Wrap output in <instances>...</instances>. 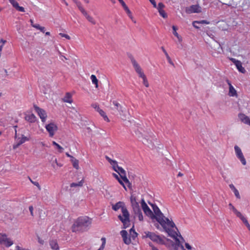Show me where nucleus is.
Wrapping results in <instances>:
<instances>
[{
    "instance_id": "40",
    "label": "nucleus",
    "mask_w": 250,
    "mask_h": 250,
    "mask_svg": "<svg viewBox=\"0 0 250 250\" xmlns=\"http://www.w3.org/2000/svg\"><path fill=\"white\" fill-rule=\"evenodd\" d=\"M28 178H29V180L30 181V182L33 185L36 186L39 190L41 189V186H40V184H39V183L38 182H37V181H33L29 177H28Z\"/></svg>"
},
{
    "instance_id": "13",
    "label": "nucleus",
    "mask_w": 250,
    "mask_h": 250,
    "mask_svg": "<svg viewBox=\"0 0 250 250\" xmlns=\"http://www.w3.org/2000/svg\"><path fill=\"white\" fill-rule=\"evenodd\" d=\"M0 244H3L8 247L13 245V242L10 239L7 238L5 234H1L0 236Z\"/></svg>"
},
{
    "instance_id": "43",
    "label": "nucleus",
    "mask_w": 250,
    "mask_h": 250,
    "mask_svg": "<svg viewBox=\"0 0 250 250\" xmlns=\"http://www.w3.org/2000/svg\"><path fill=\"white\" fill-rule=\"evenodd\" d=\"M159 11V13L160 14V15L164 18H167V14L166 13V12H165V11L162 9V10H158Z\"/></svg>"
},
{
    "instance_id": "38",
    "label": "nucleus",
    "mask_w": 250,
    "mask_h": 250,
    "mask_svg": "<svg viewBox=\"0 0 250 250\" xmlns=\"http://www.w3.org/2000/svg\"><path fill=\"white\" fill-rule=\"evenodd\" d=\"M241 220L243 222V223L246 225V226L248 228V229L250 231V225L249 224L247 219L245 217H244Z\"/></svg>"
},
{
    "instance_id": "31",
    "label": "nucleus",
    "mask_w": 250,
    "mask_h": 250,
    "mask_svg": "<svg viewBox=\"0 0 250 250\" xmlns=\"http://www.w3.org/2000/svg\"><path fill=\"white\" fill-rule=\"evenodd\" d=\"M71 161L73 164V167L76 169H78L79 168V161L74 157H73L71 159Z\"/></svg>"
},
{
    "instance_id": "59",
    "label": "nucleus",
    "mask_w": 250,
    "mask_h": 250,
    "mask_svg": "<svg viewBox=\"0 0 250 250\" xmlns=\"http://www.w3.org/2000/svg\"><path fill=\"white\" fill-rule=\"evenodd\" d=\"M29 209L30 212V214L32 216H33V207L32 206H30L29 207Z\"/></svg>"
},
{
    "instance_id": "58",
    "label": "nucleus",
    "mask_w": 250,
    "mask_h": 250,
    "mask_svg": "<svg viewBox=\"0 0 250 250\" xmlns=\"http://www.w3.org/2000/svg\"><path fill=\"white\" fill-rule=\"evenodd\" d=\"M150 2L152 3V4L153 5V6L155 8L157 7L156 3L155 1V0H149Z\"/></svg>"
},
{
    "instance_id": "1",
    "label": "nucleus",
    "mask_w": 250,
    "mask_h": 250,
    "mask_svg": "<svg viewBox=\"0 0 250 250\" xmlns=\"http://www.w3.org/2000/svg\"><path fill=\"white\" fill-rule=\"evenodd\" d=\"M112 208L115 211H117L119 209L121 208L122 215L121 214L119 215L118 216V218L123 224V228L124 229L128 228L130 225L129 218L130 215L126 207L125 206V203L119 201L115 204H112Z\"/></svg>"
},
{
    "instance_id": "50",
    "label": "nucleus",
    "mask_w": 250,
    "mask_h": 250,
    "mask_svg": "<svg viewBox=\"0 0 250 250\" xmlns=\"http://www.w3.org/2000/svg\"><path fill=\"white\" fill-rule=\"evenodd\" d=\"M229 209L232 210L233 212H235L237 210L236 208L232 205L231 203H229Z\"/></svg>"
},
{
    "instance_id": "29",
    "label": "nucleus",
    "mask_w": 250,
    "mask_h": 250,
    "mask_svg": "<svg viewBox=\"0 0 250 250\" xmlns=\"http://www.w3.org/2000/svg\"><path fill=\"white\" fill-rule=\"evenodd\" d=\"M49 244L52 249L54 250H57L59 249V246L56 240H52L50 241Z\"/></svg>"
},
{
    "instance_id": "19",
    "label": "nucleus",
    "mask_w": 250,
    "mask_h": 250,
    "mask_svg": "<svg viewBox=\"0 0 250 250\" xmlns=\"http://www.w3.org/2000/svg\"><path fill=\"white\" fill-rule=\"evenodd\" d=\"M227 83H228L229 86V96L232 97H237V93L236 90L234 89L233 86L231 85V83L229 80H226Z\"/></svg>"
},
{
    "instance_id": "63",
    "label": "nucleus",
    "mask_w": 250,
    "mask_h": 250,
    "mask_svg": "<svg viewBox=\"0 0 250 250\" xmlns=\"http://www.w3.org/2000/svg\"><path fill=\"white\" fill-rule=\"evenodd\" d=\"M38 242L41 244H43L44 243V241L42 239H41L39 237H38Z\"/></svg>"
},
{
    "instance_id": "54",
    "label": "nucleus",
    "mask_w": 250,
    "mask_h": 250,
    "mask_svg": "<svg viewBox=\"0 0 250 250\" xmlns=\"http://www.w3.org/2000/svg\"><path fill=\"white\" fill-rule=\"evenodd\" d=\"M17 10L20 11V12H24L25 11L24 8L23 7L20 6L17 9Z\"/></svg>"
},
{
    "instance_id": "9",
    "label": "nucleus",
    "mask_w": 250,
    "mask_h": 250,
    "mask_svg": "<svg viewBox=\"0 0 250 250\" xmlns=\"http://www.w3.org/2000/svg\"><path fill=\"white\" fill-rule=\"evenodd\" d=\"M141 206L142 208L145 213V214L149 216L150 218L151 217H154V215L153 212L151 211V210L150 209V208L148 207L146 203L145 202L144 199H142L141 200Z\"/></svg>"
},
{
    "instance_id": "62",
    "label": "nucleus",
    "mask_w": 250,
    "mask_h": 250,
    "mask_svg": "<svg viewBox=\"0 0 250 250\" xmlns=\"http://www.w3.org/2000/svg\"><path fill=\"white\" fill-rule=\"evenodd\" d=\"M230 60L233 62V63L235 64L236 63H237V62H239L240 61H238V60H236V59H234V58H231L230 59Z\"/></svg>"
},
{
    "instance_id": "16",
    "label": "nucleus",
    "mask_w": 250,
    "mask_h": 250,
    "mask_svg": "<svg viewBox=\"0 0 250 250\" xmlns=\"http://www.w3.org/2000/svg\"><path fill=\"white\" fill-rule=\"evenodd\" d=\"M162 221H163V223H162V225H161L164 229L167 228L166 226V225L170 227L171 228L175 227V225L172 221H170L168 218H167L165 216V217H162Z\"/></svg>"
},
{
    "instance_id": "51",
    "label": "nucleus",
    "mask_w": 250,
    "mask_h": 250,
    "mask_svg": "<svg viewBox=\"0 0 250 250\" xmlns=\"http://www.w3.org/2000/svg\"><path fill=\"white\" fill-rule=\"evenodd\" d=\"M166 57H167V59L168 62L172 65L173 66H174V63L173 62H172L171 59H170V57L169 56V55H168V54L167 55H166Z\"/></svg>"
},
{
    "instance_id": "37",
    "label": "nucleus",
    "mask_w": 250,
    "mask_h": 250,
    "mask_svg": "<svg viewBox=\"0 0 250 250\" xmlns=\"http://www.w3.org/2000/svg\"><path fill=\"white\" fill-rule=\"evenodd\" d=\"M130 202L132 206H134L139 205V203L136 201V198L133 196H131L130 197Z\"/></svg>"
},
{
    "instance_id": "20",
    "label": "nucleus",
    "mask_w": 250,
    "mask_h": 250,
    "mask_svg": "<svg viewBox=\"0 0 250 250\" xmlns=\"http://www.w3.org/2000/svg\"><path fill=\"white\" fill-rule=\"evenodd\" d=\"M129 58L133 65V66L135 70V72L137 73L138 72L142 71V68H141L140 66L138 63V62H136V61L135 60L134 57L132 55H130L129 56Z\"/></svg>"
},
{
    "instance_id": "21",
    "label": "nucleus",
    "mask_w": 250,
    "mask_h": 250,
    "mask_svg": "<svg viewBox=\"0 0 250 250\" xmlns=\"http://www.w3.org/2000/svg\"><path fill=\"white\" fill-rule=\"evenodd\" d=\"M121 234L123 237L124 242L125 244L128 245L131 243V239L127 237V232L126 230H123L121 231Z\"/></svg>"
},
{
    "instance_id": "34",
    "label": "nucleus",
    "mask_w": 250,
    "mask_h": 250,
    "mask_svg": "<svg viewBox=\"0 0 250 250\" xmlns=\"http://www.w3.org/2000/svg\"><path fill=\"white\" fill-rule=\"evenodd\" d=\"M83 183V180H82L78 183H72L70 184L71 187H82Z\"/></svg>"
},
{
    "instance_id": "56",
    "label": "nucleus",
    "mask_w": 250,
    "mask_h": 250,
    "mask_svg": "<svg viewBox=\"0 0 250 250\" xmlns=\"http://www.w3.org/2000/svg\"><path fill=\"white\" fill-rule=\"evenodd\" d=\"M32 27L36 28L37 29H40L42 26L38 24H32Z\"/></svg>"
},
{
    "instance_id": "48",
    "label": "nucleus",
    "mask_w": 250,
    "mask_h": 250,
    "mask_svg": "<svg viewBox=\"0 0 250 250\" xmlns=\"http://www.w3.org/2000/svg\"><path fill=\"white\" fill-rule=\"evenodd\" d=\"M164 7H165V5H164V4L162 2H160L158 3L157 9L158 10H162V9H163Z\"/></svg>"
},
{
    "instance_id": "3",
    "label": "nucleus",
    "mask_w": 250,
    "mask_h": 250,
    "mask_svg": "<svg viewBox=\"0 0 250 250\" xmlns=\"http://www.w3.org/2000/svg\"><path fill=\"white\" fill-rule=\"evenodd\" d=\"M112 104L113 107H111V109L113 111L119 114L123 120H126L128 119L126 114V110L125 106L121 104L116 101H113Z\"/></svg>"
},
{
    "instance_id": "35",
    "label": "nucleus",
    "mask_w": 250,
    "mask_h": 250,
    "mask_svg": "<svg viewBox=\"0 0 250 250\" xmlns=\"http://www.w3.org/2000/svg\"><path fill=\"white\" fill-rule=\"evenodd\" d=\"M123 8L125 9V10L126 11L127 14H128V15L129 17V18L131 19L132 20L133 19V17H132V15H131V11H130V10L129 9V8L127 6V5H125V6L123 7Z\"/></svg>"
},
{
    "instance_id": "44",
    "label": "nucleus",
    "mask_w": 250,
    "mask_h": 250,
    "mask_svg": "<svg viewBox=\"0 0 250 250\" xmlns=\"http://www.w3.org/2000/svg\"><path fill=\"white\" fill-rule=\"evenodd\" d=\"M236 215L239 217L241 220H242L243 218H244L245 217L241 214V213L240 212H239V211H238L237 210L235 212H234Z\"/></svg>"
},
{
    "instance_id": "41",
    "label": "nucleus",
    "mask_w": 250,
    "mask_h": 250,
    "mask_svg": "<svg viewBox=\"0 0 250 250\" xmlns=\"http://www.w3.org/2000/svg\"><path fill=\"white\" fill-rule=\"evenodd\" d=\"M52 144L54 146H56L59 149L60 152H62L63 148L61 146H60L58 144H57L55 141H53L52 142Z\"/></svg>"
},
{
    "instance_id": "33",
    "label": "nucleus",
    "mask_w": 250,
    "mask_h": 250,
    "mask_svg": "<svg viewBox=\"0 0 250 250\" xmlns=\"http://www.w3.org/2000/svg\"><path fill=\"white\" fill-rule=\"evenodd\" d=\"M130 233L133 239H134L137 236L138 234L134 229V226L130 229Z\"/></svg>"
},
{
    "instance_id": "39",
    "label": "nucleus",
    "mask_w": 250,
    "mask_h": 250,
    "mask_svg": "<svg viewBox=\"0 0 250 250\" xmlns=\"http://www.w3.org/2000/svg\"><path fill=\"white\" fill-rule=\"evenodd\" d=\"M105 159L111 165H116L117 164V161L111 159L108 156H105Z\"/></svg>"
},
{
    "instance_id": "24",
    "label": "nucleus",
    "mask_w": 250,
    "mask_h": 250,
    "mask_svg": "<svg viewBox=\"0 0 250 250\" xmlns=\"http://www.w3.org/2000/svg\"><path fill=\"white\" fill-rule=\"evenodd\" d=\"M151 137L148 138L147 139H142V142L144 144L146 145L149 147H152L154 146L153 143L150 139Z\"/></svg>"
},
{
    "instance_id": "26",
    "label": "nucleus",
    "mask_w": 250,
    "mask_h": 250,
    "mask_svg": "<svg viewBox=\"0 0 250 250\" xmlns=\"http://www.w3.org/2000/svg\"><path fill=\"white\" fill-rule=\"evenodd\" d=\"M209 21H207L206 20H202V21H194L192 22V25L193 26L197 28V29H199L200 27L199 26H196V24H209Z\"/></svg>"
},
{
    "instance_id": "23",
    "label": "nucleus",
    "mask_w": 250,
    "mask_h": 250,
    "mask_svg": "<svg viewBox=\"0 0 250 250\" xmlns=\"http://www.w3.org/2000/svg\"><path fill=\"white\" fill-rule=\"evenodd\" d=\"M190 10L192 13L201 12V7L198 5H192L190 7Z\"/></svg>"
},
{
    "instance_id": "36",
    "label": "nucleus",
    "mask_w": 250,
    "mask_h": 250,
    "mask_svg": "<svg viewBox=\"0 0 250 250\" xmlns=\"http://www.w3.org/2000/svg\"><path fill=\"white\" fill-rule=\"evenodd\" d=\"M12 6L17 10L19 6V3L15 0H9Z\"/></svg>"
},
{
    "instance_id": "55",
    "label": "nucleus",
    "mask_w": 250,
    "mask_h": 250,
    "mask_svg": "<svg viewBox=\"0 0 250 250\" xmlns=\"http://www.w3.org/2000/svg\"><path fill=\"white\" fill-rule=\"evenodd\" d=\"M73 1L75 3L76 5L77 6L78 8L81 5H82V4L80 2L78 1L77 0H73Z\"/></svg>"
},
{
    "instance_id": "46",
    "label": "nucleus",
    "mask_w": 250,
    "mask_h": 250,
    "mask_svg": "<svg viewBox=\"0 0 250 250\" xmlns=\"http://www.w3.org/2000/svg\"><path fill=\"white\" fill-rule=\"evenodd\" d=\"M140 134L141 135V137H142L141 140L147 139L148 138H149V137H152V136L151 135V134H149V136H147V135H146L145 134H143L142 133H140Z\"/></svg>"
},
{
    "instance_id": "2",
    "label": "nucleus",
    "mask_w": 250,
    "mask_h": 250,
    "mask_svg": "<svg viewBox=\"0 0 250 250\" xmlns=\"http://www.w3.org/2000/svg\"><path fill=\"white\" fill-rule=\"evenodd\" d=\"M92 219L87 216L78 218L72 226L73 231H84L87 230L91 224Z\"/></svg>"
},
{
    "instance_id": "18",
    "label": "nucleus",
    "mask_w": 250,
    "mask_h": 250,
    "mask_svg": "<svg viewBox=\"0 0 250 250\" xmlns=\"http://www.w3.org/2000/svg\"><path fill=\"white\" fill-rule=\"evenodd\" d=\"M28 140V139L26 137L24 136L23 135H21V137L17 138V143L13 146V148L14 149L18 148L20 145Z\"/></svg>"
},
{
    "instance_id": "14",
    "label": "nucleus",
    "mask_w": 250,
    "mask_h": 250,
    "mask_svg": "<svg viewBox=\"0 0 250 250\" xmlns=\"http://www.w3.org/2000/svg\"><path fill=\"white\" fill-rule=\"evenodd\" d=\"M132 207L134 214L138 216V218L140 221H143V216L142 214V212L141 211V209L139 207V205H137L134 206H132Z\"/></svg>"
},
{
    "instance_id": "52",
    "label": "nucleus",
    "mask_w": 250,
    "mask_h": 250,
    "mask_svg": "<svg viewBox=\"0 0 250 250\" xmlns=\"http://www.w3.org/2000/svg\"><path fill=\"white\" fill-rule=\"evenodd\" d=\"M59 35L62 37H64L66 39H67V40H70V37L69 36H68V35L67 34H63V33H60L59 34Z\"/></svg>"
},
{
    "instance_id": "42",
    "label": "nucleus",
    "mask_w": 250,
    "mask_h": 250,
    "mask_svg": "<svg viewBox=\"0 0 250 250\" xmlns=\"http://www.w3.org/2000/svg\"><path fill=\"white\" fill-rule=\"evenodd\" d=\"M172 29L173 30V34L178 38L179 39L180 37H179V36L178 34V33L176 32V30L177 29V27L174 26V25H173L172 26Z\"/></svg>"
},
{
    "instance_id": "11",
    "label": "nucleus",
    "mask_w": 250,
    "mask_h": 250,
    "mask_svg": "<svg viewBox=\"0 0 250 250\" xmlns=\"http://www.w3.org/2000/svg\"><path fill=\"white\" fill-rule=\"evenodd\" d=\"M234 149L237 158L240 160L243 165H246V161L240 148L237 146H234Z\"/></svg>"
},
{
    "instance_id": "64",
    "label": "nucleus",
    "mask_w": 250,
    "mask_h": 250,
    "mask_svg": "<svg viewBox=\"0 0 250 250\" xmlns=\"http://www.w3.org/2000/svg\"><path fill=\"white\" fill-rule=\"evenodd\" d=\"M113 165V169L116 172H119L117 170V169L116 168H117V166H118L117 165Z\"/></svg>"
},
{
    "instance_id": "8",
    "label": "nucleus",
    "mask_w": 250,
    "mask_h": 250,
    "mask_svg": "<svg viewBox=\"0 0 250 250\" xmlns=\"http://www.w3.org/2000/svg\"><path fill=\"white\" fill-rule=\"evenodd\" d=\"M78 9L89 22L91 23L93 25H95L96 24V21L94 18L88 14L82 5H81L78 7Z\"/></svg>"
},
{
    "instance_id": "28",
    "label": "nucleus",
    "mask_w": 250,
    "mask_h": 250,
    "mask_svg": "<svg viewBox=\"0 0 250 250\" xmlns=\"http://www.w3.org/2000/svg\"><path fill=\"white\" fill-rule=\"evenodd\" d=\"M237 63H236L235 65H236L237 68L239 70V72L245 73L246 72V70L245 68L242 66V63L240 61L239 62H236Z\"/></svg>"
},
{
    "instance_id": "7",
    "label": "nucleus",
    "mask_w": 250,
    "mask_h": 250,
    "mask_svg": "<svg viewBox=\"0 0 250 250\" xmlns=\"http://www.w3.org/2000/svg\"><path fill=\"white\" fill-rule=\"evenodd\" d=\"M145 233L146 234V236H143L144 238H149L152 241L159 244H165L164 240L159 235H156L155 233L149 231H146L145 232Z\"/></svg>"
},
{
    "instance_id": "47",
    "label": "nucleus",
    "mask_w": 250,
    "mask_h": 250,
    "mask_svg": "<svg viewBox=\"0 0 250 250\" xmlns=\"http://www.w3.org/2000/svg\"><path fill=\"white\" fill-rule=\"evenodd\" d=\"M137 73L138 74L139 77L142 79L145 78V77H146V75H145V74L144 73L143 70H142L140 72H138Z\"/></svg>"
},
{
    "instance_id": "6",
    "label": "nucleus",
    "mask_w": 250,
    "mask_h": 250,
    "mask_svg": "<svg viewBox=\"0 0 250 250\" xmlns=\"http://www.w3.org/2000/svg\"><path fill=\"white\" fill-rule=\"evenodd\" d=\"M165 231L168 233V236L171 237L173 238L175 241H176V244L178 246H181V248L183 250L185 249H184V247L183 245H181V242L180 240L177 238V236H178V234L176 233V231L172 230V229L166 228L164 229ZM179 236L181 238L182 241H184V238L182 237L181 234L179 235Z\"/></svg>"
},
{
    "instance_id": "12",
    "label": "nucleus",
    "mask_w": 250,
    "mask_h": 250,
    "mask_svg": "<svg viewBox=\"0 0 250 250\" xmlns=\"http://www.w3.org/2000/svg\"><path fill=\"white\" fill-rule=\"evenodd\" d=\"M47 131L49 132V135L52 137L58 129L57 126L53 123H50L45 126Z\"/></svg>"
},
{
    "instance_id": "15",
    "label": "nucleus",
    "mask_w": 250,
    "mask_h": 250,
    "mask_svg": "<svg viewBox=\"0 0 250 250\" xmlns=\"http://www.w3.org/2000/svg\"><path fill=\"white\" fill-rule=\"evenodd\" d=\"M118 173L120 174L121 178L126 184H130V182L126 176L125 171L121 167L117 166Z\"/></svg>"
},
{
    "instance_id": "53",
    "label": "nucleus",
    "mask_w": 250,
    "mask_h": 250,
    "mask_svg": "<svg viewBox=\"0 0 250 250\" xmlns=\"http://www.w3.org/2000/svg\"><path fill=\"white\" fill-rule=\"evenodd\" d=\"M102 240H104V242H103L101 246L100 247V248L99 249V250H103L104 247V245H105V238H104V237H103L102 238Z\"/></svg>"
},
{
    "instance_id": "10",
    "label": "nucleus",
    "mask_w": 250,
    "mask_h": 250,
    "mask_svg": "<svg viewBox=\"0 0 250 250\" xmlns=\"http://www.w3.org/2000/svg\"><path fill=\"white\" fill-rule=\"evenodd\" d=\"M34 107L38 115L40 116L42 122H44L47 117L46 113L44 110L38 107L36 105H34Z\"/></svg>"
},
{
    "instance_id": "32",
    "label": "nucleus",
    "mask_w": 250,
    "mask_h": 250,
    "mask_svg": "<svg viewBox=\"0 0 250 250\" xmlns=\"http://www.w3.org/2000/svg\"><path fill=\"white\" fill-rule=\"evenodd\" d=\"M91 80L92 82V83L95 85L96 88L98 87V80L97 79L96 77L94 75H92L90 77Z\"/></svg>"
},
{
    "instance_id": "17",
    "label": "nucleus",
    "mask_w": 250,
    "mask_h": 250,
    "mask_svg": "<svg viewBox=\"0 0 250 250\" xmlns=\"http://www.w3.org/2000/svg\"><path fill=\"white\" fill-rule=\"evenodd\" d=\"M91 106L95 108L97 111L104 118L105 120H107L108 122L109 121L107 116L106 115L105 112L101 109L100 108L99 105L97 104H91Z\"/></svg>"
},
{
    "instance_id": "5",
    "label": "nucleus",
    "mask_w": 250,
    "mask_h": 250,
    "mask_svg": "<svg viewBox=\"0 0 250 250\" xmlns=\"http://www.w3.org/2000/svg\"><path fill=\"white\" fill-rule=\"evenodd\" d=\"M210 47L212 49V55L214 57H216L218 54H221L223 52L221 44L216 41L210 43Z\"/></svg>"
},
{
    "instance_id": "57",
    "label": "nucleus",
    "mask_w": 250,
    "mask_h": 250,
    "mask_svg": "<svg viewBox=\"0 0 250 250\" xmlns=\"http://www.w3.org/2000/svg\"><path fill=\"white\" fill-rule=\"evenodd\" d=\"M185 247L188 250H190L192 249L190 245L188 243H185Z\"/></svg>"
},
{
    "instance_id": "25",
    "label": "nucleus",
    "mask_w": 250,
    "mask_h": 250,
    "mask_svg": "<svg viewBox=\"0 0 250 250\" xmlns=\"http://www.w3.org/2000/svg\"><path fill=\"white\" fill-rule=\"evenodd\" d=\"M25 120L30 123H34L36 120V117L34 114H31L29 115H26L25 117Z\"/></svg>"
},
{
    "instance_id": "27",
    "label": "nucleus",
    "mask_w": 250,
    "mask_h": 250,
    "mask_svg": "<svg viewBox=\"0 0 250 250\" xmlns=\"http://www.w3.org/2000/svg\"><path fill=\"white\" fill-rule=\"evenodd\" d=\"M229 188L233 190L236 197L238 199H240L241 197L239 194L238 190L235 188L233 184H230L229 185Z\"/></svg>"
},
{
    "instance_id": "22",
    "label": "nucleus",
    "mask_w": 250,
    "mask_h": 250,
    "mask_svg": "<svg viewBox=\"0 0 250 250\" xmlns=\"http://www.w3.org/2000/svg\"><path fill=\"white\" fill-rule=\"evenodd\" d=\"M238 117L242 122L250 125V119L245 114L240 113Z\"/></svg>"
},
{
    "instance_id": "60",
    "label": "nucleus",
    "mask_w": 250,
    "mask_h": 250,
    "mask_svg": "<svg viewBox=\"0 0 250 250\" xmlns=\"http://www.w3.org/2000/svg\"><path fill=\"white\" fill-rule=\"evenodd\" d=\"M118 181V182H119V183H120L122 186H123V187L125 188V190H126V188H125V184H124L123 182V181H122L120 179H119Z\"/></svg>"
},
{
    "instance_id": "45",
    "label": "nucleus",
    "mask_w": 250,
    "mask_h": 250,
    "mask_svg": "<svg viewBox=\"0 0 250 250\" xmlns=\"http://www.w3.org/2000/svg\"><path fill=\"white\" fill-rule=\"evenodd\" d=\"M143 84H144V85L146 87H149V83L148 82L146 77H145V78H143Z\"/></svg>"
},
{
    "instance_id": "4",
    "label": "nucleus",
    "mask_w": 250,
    "mask_h": 250,
    "mask_svg": "<svg viewBox=\"0 0 250 250\" xmlns=\"http://www.w3.org/2000/svg\"><path fill=\"white\" fill-rule=\"evenodd\" d=\"M154 211V217H151V219H155L160 225H162L163 221H162V217H165L163 213L161 211L159 208L154 204H151Z\"/></svg>"
},
{
    "instance_id": "61",
    "label": "nucleus",
    "mask_w": 250,
    "mask_h": 250,
    "mask_svg": "<svg viewBox=\"0 0 250 250\" xmlns=\"http://www.w3.org/2000/svg\"><path fill=\"white\" fill-rule=\"evenodd\" d=\"M118 0L120 2V3L121 4V5H122L123 7L125 6V5H126V4L123 1V0Z\"/></svg>"
},
{
    "instance_id": "49",
    "label": "nucleus",
    "mask_w": 250,
    "mask_h": 250,
    "mask_svg": "<svg viewBox=\"0 0 250 250\" xmlns=\"http://www.w3.org/2000/svg\"><path fill=\"white\" fill-rule=\"evenodd\" d=\"M231 0H229V1H227L226 0H223L222 3L224 4L227 5L228 6H231L232 3L231 2Z\"/></svg>"
},
{
    "instance_id": "30",
    "label": "nucleus",
    "mask_w": 250,
    "mask_h": 250,
    "mask_svg": "<svg viewBox=\"0 0 250 250\" xmlns=\"http://www.w3.org/2000/svg\"><path fill=\"white\" fill-rule=\"evenodd\" d=\"M71 95L70 93H66L65 97L62 99L63 102L65 103H71L72 102V100L71 99Z\"/></svg>"
}]
</instances>
